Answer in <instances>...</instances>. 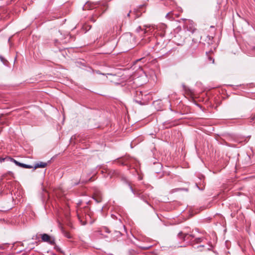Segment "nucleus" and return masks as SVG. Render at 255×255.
I'll list each match as a JSON object with an SVG mask.
<instances>
[{
    "label": "nucleus",
    "mask_w": 255,
    "mask_h": 255,
    "mask_svg": "<svg viewBox=\"0 0 255 255\" xmlns=\"http://www.w3.org/2000/svg\"><path fill=\"white\" fill-rule=\"evenodd\" d=\"M80 210L77 211L78 220L82 225H85L87 224L88 219L90 218V216L89 215H85L84 216L83 215H80Z\"/></svg>",
    "instance_id": "nucleus-1"
},
{
    "label": "nucleus",
    "mask_w": 255,
    "mask_h": 255,
    "mask_svg": "<svg viewBox=\"0 0 255 255\" xmlns=\"http://www.w3.org/2000/svg\"><path fill=\"white\" fill-rule=\"evenodd\" d=\"M41 239L43 242H47L51 245L55 244L54 239L46 234L41 235Z\"/></svg>",
    "instance_id": "nucleus-2"
},
{
    "label": "nucleus",
    "mask_w": 255,
    "mask_h": 255,
    "mask_svg": "<svg viewBox=\"0 0 255 255\" xmlns=\"http://www.w3.org/2000/svg\"><path fill=\"white\" fill-rule=\"evenodd\" d=\"M186 26L187 30L192 33L195 32L196 30V28H195L194 24L192 21L188 20L186 23Z\"/></svg>",
    "instance_id": "nucleus-3"
},
{
    "label": "nucleus",
    "mask_w": 255,
    "mask_h": 255,
    "mask_svg": "<svg viewBox=\"0 0 255 255\" xmlns=\"http://www.w3.org/2000/svg\"><path fill=\"white\" fill-rule=\"evenodd\" d=\"M12 160L15 163L16 165H18L19 166H20L21 167H23V168H29H29H31L32 167V166H31V165L19 162L18 161L15 160L14 159H12Z\"/></svg>",
    "instance_id": "nucleus-4"
},
{
    "label": "nucleus",
    "mask_w": 255,
    "mask_h": 255,
    "mask_svg": "<svg viewBox=\"0 0 255 255\" xmlns=\"http://www.w3.org/2000/svg\"><path fill=\"white\" fill-rule=\"evenodd\" d=\"M93 198L97 203H100L102 201V197L100 193H95Z\"/></svg>",
    "instance_id": "nucleus-5"
},
{
    "label": "nucleus",
    "mask_w": 255,
    "mask_h": 255,
    "mask_svg": "<svg viewBox=\"0 0 255 255\" xmlns=\"http://www.w3.org/2000/svg\"><path fill=\"white\" fill-rule=\"evenodd\" d=\"M102 230H101V229L97 230V231H95L94 233H95V235L98 237V238H107V237L106 236H104L103 234H102Z\"/></svg>",
    "instance_id": "nucleus-6"
},
{
    "label": "nucleus",
    "mask_w": 255,
    "mask_h": 255,
    "mask_svg": "<svg viewBox=\"0 0 255 255\" xmlns=\"http://www.w3.org/2000/svg\"><path fill=\"white\" fill-rule=\"evenodd\" d=\"M47 165V163L45 162H40L39 163H37L35 164L34 167L35 168H44L46 167Z\"/></svg>",
    "instance_id": "nucleus-7"
},
{
    "label": "nucleus",
    "mask_w": 255,
    "mask_h": 255,
    "mask_svg": "<svg viewBox=\"0 0 255 255\" xmlns=\"http://www.w3.org/2000/svg\"><path fill=\"white\" fill-rule=\"evenodd\" d=\"M190 235L187 234H183L182 232H180L178 234V237L183 239V240H185L186 238H188Z\"/></svg>",
    "instance_id": "nucleus-8"
},
{
    "label": "nucleus",
    "mask_w": 255,
    "mask_h": 255,
    "mask_svg": "<svg viewBox=\"0 0 255 255\" xmlns=\"http://www.w3.org/2000/svg\"><path fill=\"white\" fill-rule=\"evenodd\" d=\"M62 232L63 234L64 235V236L65 237H66V238H67L68 239H70L71 238V235L67 232L65 231L64 230L62 229Z\"/></svg>",
    "instance_id": "nucleus-9"
},
{
    "label": "nucleus",
    "mask_w": 255,
    "mask_h": 255,
    "mask_svg": "<svg viewBox=\"0 0 255 255\" xmlns=\"http://www.w3.org/2000/svg\"><path fill=\"white\" fill-rule=\"evenodd\" d=\"M101 230H102L103 232L104 231L107 233H110L111 232L109 229L106 227H103L102 228H101Z\"/></svg>",
    "instance_id": "nucleus-10"
},
{
    "label": "nucleus",
    "mask_w": 255,
    "mask_h": 255,
    "mask_svg": "<svg viewBox=\"0 0 255 255\" xmlns=\"http://www.w3.org/2000/svg\"><path fill=\"white\" fill-rule=\"evenodd\" d=\"M208 59L210 61H211L212 62V63H214V59L211 57H208Z\"/></svg>",
    "instance_id": "nucleus-11"
},
{
    "label": "nucleus",
    "mask_w": 255,
    "mask_h": 255,
    "mask_svg": "<svg viewBox=\"0 0 255 255\" xmlns=\"http://www.w3.org/2000/svg\"><path fill=\"white\" fill-rule=\"evenodd\" d=\"M131 190L132 191V192H133V193L135 195H137V194L133 190V189L131 187H130Z\"/></svg>",
    "instance_id": "nucleus-12"
},
{
    "label": "nucleus",
    "mask_w": 255,
    "mask_h": 255,
    "mask_svg": "<svg viewBox=\"0 0 255 255\" xmlns=\"http://www.w3.org/2000/svg\"><path fill=\"white\" fill-rule=\"evenodd\" d=\"M142 249H144V250H147V249H148L149 248V247H142Z\"/></svg>",
    "instance_id": "nucleus-13"
},
{
    "label": "nucleus",
    "mask_w": 255,
    "mask_h": 255,
    "mask_svg": "<svg viewBox=\"0 0 255 255\" xmlns=\"http://www.w3.org/2000/svg\"><path fill=\"white\" fill-rule=\"evenodd\" d=\"M201 239L200 238H199V239H197V240H198V241H197V242H200V241H201Z\"/></svg>",
    "instance_id": "nucleus-14"
},
{
    "label": "nucleus",
    "mask_w": 255,
    "mask_h": 255,
    "mask_svg": "<svg viewBox=\"0 0 255 255\" xmlns=\"http://www.w3.org/2000/svg\"><path fill=\"white\" fill-rule=\"evenodd\" d=\"M0 161L1 162H2V161H4V159L3 158H0Z\"/></svg>",
    "instance_id": "nucleus-15"
},
{
    "label": "nucleus",
    "mask_w": 255,
    "mask_h": 255,
    "mask_svg": "<svg viewBox=\"0 0 255 255\" xmlns=\"http://www.w3.org/2000/svg\"><path fill=\"white\" fill-rule=\"evenodd\" d=\"M141 29V27L140 26H139L137 28V30L138 31V30H140Z\"/></svg>",
    "instance_id": "nucleus-16"
},
{
    "label": "nucleus",
    "mask_w": 255,
    "mask_h": 255,
    "mask_svg": "<svg viewBox=\"0 0 255 255\" xmlns=\"http://www.w3.org/2000/svg\"><path fill=\"white\" fill-rule=\"evenodd\" d=\"M130 11L128 13V16H129Z\"/></svg>",
    "instance_id": "nucleus-17"
},
{
    "label": "nucleus",
    "mask_w": 255,
    "mask_h": 255,
    "mask_svg": "<svg viewBox=\"0 0 255 255\" xmlns=\"http://www.w3.org/2000/svg\"><path fill=\"white\" fill-rule=\"evenodd\" d=\"M146 32V30H144V33H145Z\"/></svg>",
    "instance_id": "nucleus-18"
}]
</instances>
